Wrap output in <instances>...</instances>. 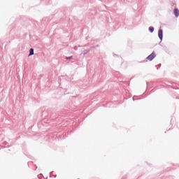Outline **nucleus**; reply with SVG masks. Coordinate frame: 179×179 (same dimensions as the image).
<instances>
[{
  "label": "nucleus",
  "instance_id": "f03ea898",
  "mask_svg": "<svg viewBox=\"0 0 179 179\" xmlns=\"http://www.w3.org/2000/svg\"><path fill=\"white\" fill-rule=\"evenodd\" d=\"M158 36L160 38V40L163 39V30L162 29H159L158 31Z\"/></svg>",
  "mask_w": 179,
  "mask_h": 179
},
{
  "label": "nucleus",
  "instance_id": "20e7f679",
  "mask_svg": "<svg viewBox=\"0 0 179 179\" xmlns=\"http://www.w3.org/2000/svg\"><path fill=\"white\" fill-rule=\"evenodd\" d=\"M31 55H34V49L33 48H31L29 50V57L31 56Z\"/></svg>",
  "mask_w": 179,
  "mask_h": 179
},
{
  "label": "nucleus",
  "instance_id": "6e6552de",
  "mask_svg": "<svg viewBox=\"0 0 179 179\" xmlns=\"http://www.w3.org/2000/svg\"><path fill=\"white\" fill-rule=\"evenodd\" d=\"M78 179H80V178H78Z\"/></svg>",
  "mask_w": 179,
  "mask_h": 179
},
{
  "label": "nucleus",
  "instance_id": "423d86ee",
  "mask_svg": "<svg viewBox=\"0 0 179 179\" xmlns=\"http://www.w3.org/2000/svg\"><path fill=\"white\" fill-rule=\"evenodd\" d=\"M66 59H73V57L71 56V57H66Z\"/></svg>",
  "mask_w": 179,
  "mask_h": 179
},
{
  "label": "nucleus",
  "instance_id": "f257e3e1",
  "mask_svg": "<svg viewBox=\"0 0 179 179\" xmlns=\"http://www.w3.org/2000/svg\"><path fill=\"white\" fill-rule=\"evenodd\" d=\"M155 58H156V53L155 52H152V54L147 57V59H148V61H153Z\"/></svg>",
  "mask_w": 179,
  "mask_h": 179
},
{
  "label": "nucleus",
  "instance_id": "39448f33",
  "mask_svg": "<svg viewBox=\"0 0 179 179\" xmlns=\"http://www.w3.org/2000/svg\"><path fill=\"white\" fill-rule=\"evenodd\" d=\"M149 31H150V33H153V31H155V28H153V27H150Z\"/></svg>",
  "mask_w": 179,
  "mask_h": 179
},
{
  "label": "nucleus",
  "instance_id": "7ed1b4c3",
  "mask_svg": "<svg viewBox=\"0 0 179 179\" xmlns=\"http://www.w3.org/2000/svg\"><path fill=\"white\" fill-rule=\"evenodd\" d=\"M173 13L176 17L179 16V10L178 8H175L173 10Z\"/></svg>",
  "mask_w": 179,
  "mask_h": 179
},
{
  "label": "nucleus",
  "instance_id": "0eeeda50",
  "mask_svg": "<svg viewBox=\"0 0 179 179\" xmlns=\"http://www.w3.org/2000/svg\"><path fill=\"white\" fill-rule=\"evenodd\" d=\"M74 50H76V47L74 48Z\"/></svg>",
  "mask_w": 179,
  "mask_h": 179
}]
</instances>
